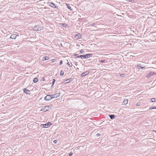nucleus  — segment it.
Here are the masks:
<instances>
[{"label": "nucleus", "instance_id": "nucleus-40", "mask_svg": "<svg viewBox=\"0 0 156 156\" xmlns=\"http://www.w3.org/2000/svg\"><path fill=\"white\" fill-rule=\"evenodd\" d=\"M43 80L44 81V79H43Z\"/></svg>", "mask_w": 156, "mask_h": 156}, {"label": "nucleus", "instance_id": "nucleus-36", "mask_svg": "<svg viewBox=\"0 0 156 156\" xmlns=\"http://www.w3.org/2000/svg\"><path fill=\"white\" fill-rule=\"evenodd\" d=\"M123 74H122V75H121V76H122V75Z\"/></svg>", "mask_w": 156, "mask_h": 156}, {"label": "nucleus", "instance_id": "nucleus-26", "mask_svg": "<svg viewBox=\"0 0 156 156\" xmlns=\"http://www.w3.org/2000/svg\"><path fill=\"white\" fill-rule=\"evenodd\" d=\"M155 99L154 98H152L151 99V102H154L155 101Z\"/></svg>", "mask_w": 156, "mask_h": 156}, {"label": "nucleus", "instance_id": "nucleus-17", "mask_svg": "<svg viewBox=\"0 0 156 156\" xmlns=\"http://www.w3.org/2000/svg\"><path fill=\"white\" fill-rule=\"evenodd\" d=\"M128 103V100L127 99H125L123 101V105H126Z\"/></svg>", "mask_w": 156, "mask_h": 156}, {"label": "nucleus", "instance_id": "nucleus-23", "mask_svg": "<svg viewBox=\"0 0 156 156\" xmlns=\"http://www.w3.org/2000/svg\"><path fill=\"white\" fill-rule=\"evenodd\" d=\"M67 64L69 67H71L72 66V64L71 62L70 63L68 62L67 63Z\"/></svg>", "mask_w": 156, "mask_h": 156}, {"label": "nucleus", "instance_id": "nucleus-16", "mask_svg": "<svg viewBox=\"0 0 156 156\" xmlns=\"http://www.w3.org/2000/svg\"><path fill=\"white\" fill-rule=\"evenodd\" d=\"M76 57L77 58H81L82 59H84V55H79V56H77Z\"/></svg>", "mask_w": 156, "mask_h": 156}, {"label": "nucleus", "instance_id": "nucleus-27", "mask_svg": "<svg viewBox=\"0 0 156 156\" xmlns=\"http://www.w3.org/2000/svg\"><path fill=\"white\" fill-rule=\"evenodd\" d=\"M156 109V107H151V108H149V109H151V110L152 109Z\"/></svg>", "mask_w": 156, "mask_h": 156}, {"label": "nucleus", "instance_id": "nucleus-4", "mask_svg": "<svg viewBox=\"0 0 156 156\" xmlns=\"http://www.w3.org/2000/svg\"><path fill=\"white\" fill-rule=\"evenodd\" d=\"M155 73L154 72H150L147 74L146 76V77L148 78L150 77L151 76L153 75Z\"/></svg>", "mask_w": 156, "mask_h": 156}, {"label": "nucleus", "instance_id": "nucleus-21", "mask_svg": "<svg viewBox=\"0 0 156 156\" xmlns=\"http://www.w3.org/2000/svg\"><path fill=\"white\" fill-rule=\"evenodd\" d=\"M67 7L68 9H69L70 10L72 11V9H71V7L70 6V5H69L67 4Z\"/></svg>", "mask_w": 156, "mask_h": 156}, {"label": "nucleus", "instance_id": "nucleus-9", "mask_svg": "<svg viewBox=\"0 0 156 156\" xmlns=\"http://www.w3.org/2000/svg\"><path fill=\"white\" fill-rule=\"evenodd\" d=\"M89 73V72L88 71L83 72L81 74V76L82 77H83L85 76L86 75L88 74Z\"/></svg>", "mask_w": 156, "mask_h": 156}, {"label": "nucleus", "instance_id": "nucleus-30", "mask_svg": "<svg viewBox=\"0 0 156 156\" xmlns=\"http://www.w3.org/2000/svg\"><path fill=\"white\" fill-rule=\"evenodd\" d=\"M100 135V134H99V133H97V134H96V136H99Z\"/></svg>", "mask_w": 156, "mask_h": 156}, {"label": "nucleus", "instance_id": "nucleus-28", "mask_svg": "<svg viewBox=\"0 0 156 156\" xmlns=\"http://www.w3.org/2000/svg\"><path fill=\"white\" fill-rule=\"evenodd\" d=\"M73 154V153L72 152H70L69 154V155L71 156Z\"/></svg>", "mask_w": 156, "mask_h": 156}, {"label": "nucleus", "instance_id": "nucleus-41", "mask_svg": "<svg viewBox=\"0 0 156 156\" xmlns=\"http://www.w3.org/2000/svg\"><path fill=\"white\" fill-rule=\"evenodd\" d=\"M43 80L44 81V79H43Z\"/></svg>", "mask_w": 156, "mask_h": 156}, {"label": "nucleus", "instance_id": "nucleus-2", "mask_svg": "<svg viewBox=\"0 0 156 156\" xmlns=\"http://www.w3.org/2000/svg\"><path fill=\"white\" fill-rule=\"evenodd\" d=\"M42 28L39 25H37L34 26L33 28V30L34 31H39L41 30Z\"/></svg>", "mask_w": 156, "mask_h": 156}, {"label": "nucleus", "instance_id": "nucleus-13", "mask_svg": "<svg viewBox=\"0 0 156 156\" xmlns=\"http://www.w3.org/2000/svg\"><path fill=\"white\" fill-rule=\"evenodd\" d=\"M65 81L66 82V83H68L72 81V78H70L69 79H66Z\"/></svg>", "mask_w": 156, "mask_h": 156}, {"label": "nucleus", "instance_id": "nucleus-12", "mask_svg": "<svg viewBox=\"0 0 156 156\" xmlns=\"http://www.w3.org/2000/svg\"><path fill=\"white\" fill-rule=\"evenodd\" d=\"M23 91L27 94H29L30 93V90H27L26 88H24L23 90Z\"/></svg>", "mask_w": 156, "mask_h": 156}, {"label": "nucleus", "instance_id": "nucleus-6", "mask_svg": "<svg viewBox=\"0 0 156 156\" xmlns=\"http://www.w3.org/2000/svg\"><path fill=\"white\" fill-rule=\"evenodd\" d=\"M48 4L51 7H52L53 8H56V5L52 2H49L48 3Z\"/></svg>", "mask_w": 156, "mask_h": 156}, {"label": "nucleus", "instance_id": "nucleus-29", "mask_svg": "<svg viewBox=\"0 0 156 156\" xmlns=\"http://www.w3.org/2000/svg\"><path fill=\"white\" fill-rule=\"evenodd\" d=\"M62 63V60H61L60 61V63H59V64L60 65H61Z\"/></svg>", "mask_w": 156, "mask_h": 156}, {"label": "nucleus", "instance_id": "nucleus-32", "mask_svg": "<svg viewBox=\"0 0 156 156\" xmlns=\"http://www.w3.org/2000/svg\"><path fill=\"white\" fill-rule=\"evenodd\" d=\"M74 56H78V55H77L76 54H75L74 55Z\"/></svg>", "mask_w": 156, "mask_h": 156}, {"label": "nucleus", "instance_id": "nucleus-14", "mask_svg": "<svg viewBox=\"0 0 156 156\" xmlns=\"http://www.w3.org/2000/svg\"><path fill=\"white\" fill-rule=\"evenodd\" d=\"M141 66V65L139 64V65H137V68L139 69L140 68L143 69L144 68V67Z\"/></svg>", "mask_w": 156, "mask_h": 156}, {"label": "nucleus", "instance_id": "nucleus-3", "mask_svg": "<svg viewBox=\"0 0 156 156\" xmlns=\"http://www.w3.org/2000/svg\"><path fill=\"white\" fill-rule=\"evenodd\" d=\"M52 99V98L51 95H48L45 97L44 99L46 101H48Z\"/></svg>", "mask_w": 156, "mask_h": 156}, {"label": "nucleus", "instance_id": "nucleus-15", "mask_svg": "<svg viewBox=\"0 0 156 156\" xmlns=\"http://www.w3.org/2000/svg\"><path fill=\"white\" fill-rule=\"evenodd\" d=\"M109 116L111 119H113L115 118L116 116L115 115H109Z\"/></svg>", "mask_w": 156, "mask_h": 156}, {"label": "nucleus", "instance_id": "nucleus-19", "mask_svg": "<svg viewBox=\"0 0 156 156\" xmlns=\"http://www.w3.org/2000/svg\"><path fill=\"white\" fill-rule=\"evenodd\" d=\"M62 26L63 27H68V25L66 23L62 24Z\"/></svg>", "mask_w": 156, "mask_h": 156}, {"label": "nucleus", "instance_id": "nucleus-20", "mask_svg": "<svg viewBox=\"0 0 156 156\" xmlns=\"http://www.w3.org/2000/svg\"><path fill=\"white\" fill-rule=\"evenodd\" d=\"M38 81V79L37 78H34L33 80V82L34 83H36Z\"/></svg>", "mask_w": 156, "mask_h": 156}, {"label": "nucleus", "instance_id": "nucleus-10", "mask_svg": "<svg viewBox=\"0 0 156 156\" xmlns=\"http://www.w3.org/2000/svg\"><path fill=\"white\" fill-rule=\"evenodd\" d=\"M18 36V35H17L16 34H13L11 35L10 37L11 39H16V37Z\"/></svg>", "mask_w": 156, "mask_h": 156}, {"label": "nucleus", "instance_id": "nucleus-1", "mask_svg": "<svg viewBox=\"0 0 156 156\" xmlns=\"http://www.w3.org/2000/svg\"><path fill=\"white\" fill-rule=\"evenodd\" d=\"M51 124H52L50 122H48L47 123L45 124H41V126L43 128H48Z\"/></svg>", "mask_w": 156, "mask_h": 156}, {"label": "nucleus", "instance_id": "nucleus-22", "mask_svg": "<svg viewBox=\"0 0 156 156\" xmlns=\"http://www.w3.org/2000/svg\"><path fill=\"white\" fill-rule=\"evenodd\" d=\"M100 62H101V63L106 62H107V61L105 60H101L100 61Z\"/></svg>", "mask_w": 156, "mask_h": 156}, {"label": "nucleus", "instance_id": "nucleus-37", "mask_svg": "<svg viewBox=\"0 0 156 156\" xmlns=\"http://www.w3.org/2000/svg\"><path fill=\"white\" fill-rule=\"evenodd\" d=\"M123 74H122V75H121V76H122V75Z\"/></svg>", "mask_w": 156, "mask_h": 156}, {"label": "nucleus", "instance_id": "nucleus-7", "mask_svg": "<svg viewBox=\"0 0 156 156\" xmlns=\"http://www.w3.org/2000/svg\"><path fill=\"white\" fill-rule=\"evenodd\" d=\"M92 54H87L85 55H84V59L88 58L90 57H92Z\"/></svg>", "mask_w": 156, "mask_h": 156}, {"label": "nucleus", "instance_id": "nucleus-38", "mask_svg": "<svg viewBox=\"0 0 156 156\" xmlns=\"http://www.w3.org/2000/svg\"><path fill=\"white\" fill-rule=\"evenodd\" d=\"M123 74H122V75H121V76H122V75Z\"/></svg>", "mask_w": 156, "mask_h": 156}, {"label": "nucleus", "instance_id": "nucleus-8", "mask_svg": "<svg viewBox=\"0 0 156 156\" xmlns=\"http://www.w3.org/2000/svg\"><path fill=\"white\" fill-rule=\"evenodd\" d=\"M49 106H47L44 107H43L41 109V111L45 110V111H47L49 110L48 108L49 107Z\"/></svg>", "mask_w": 156, "mask_h": 156}, {"label": "nucleus", "instance_id": "nucleus-35", "mask_svg": "<svg viewBox=\"0 0 156 156\" xmlns=\"http://www.w3.org/2000/svg\"><path fill=\"white\" fill-rule=\"evenodd\" d=\"M138 105V103L137 104V105L138 106V105Z\"/></svg>", "mask_w": 156, "mask_h": 156}, {"label": "nucleus", "instance_id": "nucleus-39", "mask_svg": "<svg viewBox=\"0 0 156 156\" xmlns=\"http://www.w3.org/2000/svg\"><path fill=\"white\" fill-rule=\"evenodd\" d=\"M123 74H122V75H121V76H122V75Z\"/></svg>", "mask_w": 156, "mask_h": 156}, {"label": "nucleus", "instance_id": "nucleus-25", "mask_svg": "<svg viewBox=\"0 0 156 156\" xmlns=\"http://www.w3.org/2000/svg\"><path fill=\"white\" fill-rule=\"evenodd\" d=\"M55 81V79H53V82H52V85H51V86H52L54 84Z\"/></svg>", "mask_w": 156, "mask_h": 156}, {"label": "nucleus", "instance_id": "nucleus-5", "mask_svg": "<svg viewBox=\"0 0 156 156\" xmlns=\"http://www.w3.org/2000/svg\"><path fill=\"white\" fill-rule=\"evenodd\" d=\"M60 94L59 93H57L53 95H51L52 98H56L59 97L60 96Z\"/></svg>", "mask_w": 156, "mask_h": 156}, {"label": "nucleus", "instance_id": "nucleus-18", "mask_svg": "<svg viewBox=\"0 0 156 156\" xmlns=\"http://www.w3.org/2000/svg\"><path fill=\"white\" fill-rule=\"evenodd\" d=\"M49 59V57L48 56H46L43 58V60H48Z\"/></svg>", "mask_w": 156, "mask_h": 156}, {"label": "nucleus", "instance_id": "nucleus-24", "mask_svg": "<svg viewBox=\"0 0 156 156\" xmlns=\"http://www.w3.org/2000/svg\"><path fill=\"white\" fill-rule=\"evenodd\" d=\"M64 72L63 71H62V70H61L60 71V76H63L64 75Z\"/></svg>", "mask_w": 156, "mask_h": 156}, {"label": "nucleus", "instance_id": "nucleus-11", "mask_svg": "<svg viewBox=\"0 0 156 156\" xmlns=\"http://www.w3.org/2000/svg\"><path fill=\"white\" fill-rule=\"evenodd\" d=\"M81 35L80 34H76L75 35V37L76 39H78L81 38Z\"/></svg>", "mask_w": 156, "mask_h": 156}, {"label": "nucleus", "instance_id": "nucleus-33", "mask_svg": "<svg viewBox=\"0 0 156 156\" xmlns=\"http://www.w3.org/2000/svg\"><path fill=\"white\" fill-rule=\"evenodd\" d=\"M83 51V50H80V52L82 53L83 52V51Z\"/></svg>", "mask_w": 156, "mask_h": 156}, {"label": "nucleus", "instance_id": "nucleus-31", "mask_svg": "<svg viewBox=\"0 0 156 156\" xmlns=\"http://www.w3.org/2000/svg\"><path fill=\"white\" fill-rule=\"evenodd\" d=\"M56 141H57V140H55L54 141V142L55 144H56Z\"/></svg>", "mask_w": 156, "mask_h": 156}, {"label": "nucleus", "instance_id": "nucleus-34", "mask_svg": "<svg viewBox=\"0 0 156 156\" xmlns=\"http://www.w3.org/2000/svg\"><path fill=\"white\" fill-rule=\"evenodd\" d=\"M92 25L93 26H94V25H95V23H93V24H92Z\"/></svg>", "mask_w": 156, "mask_h": 156}]
</instances>
